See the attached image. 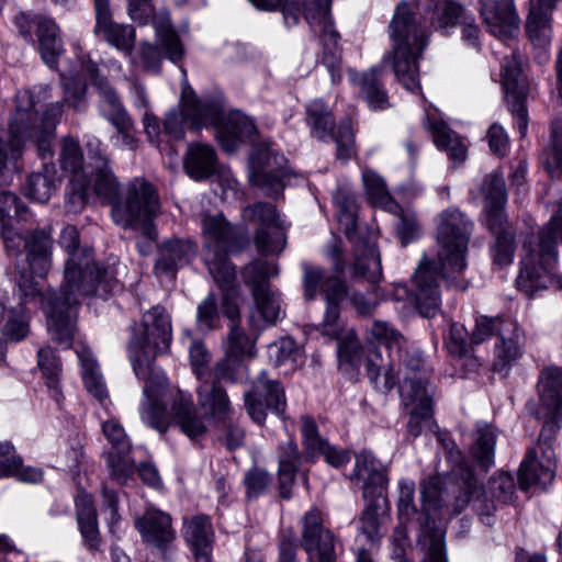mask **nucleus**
<instances>
[{"label": "nucleus", "instance_id": "obj_1", "mask_svg": "<svg viewBox=\"0 0 562 562\" xmlns=\"http://www.w3.org/2000/svg\"><path fill=\"white\" fill-rule=\"evenodd\" d=\"M59 245L68 252L65 278L60 293L52 292L47 297L48 327L52 339L68 348L76 333V306L79 300L90 294L105 297L117 286L112 269L99 267L89 251L80 249L76 226L63 228Z\"/></svg>", "mask_w": 562, "mask_h": 562}, {"label": "nucleus", "instance_id": "obj_2", "mask_svg": "<svg viewBox=\"0 0 562 562\" xmlns=\"http://www.w3.org/2000/svg\"><path fill=\"white\" fill-rule=\"evenodd\" d=\"M172 338L170 316L165 307L156 305L143 315L139 326L132 328L128 358L136 376L144 381L140 419L159 432L168 429L167 405L164 402L166 378L156 367L158 355L169 349Z\"/></svg>", "mask_w": 562, "mask_h": 562}, {"label": "nucleus", "instance_id": "obj_3", "mask_svg": "<svg viewBox=\"0 0 562 562\" xmlns=\"http://www.w3.org/2000/svg\"><path fill=\"white\" fill-rule=\"evenodd\" d=\"M87 148L94 160L89 187L99 198L111 203L114 223L123 228L139 231L149 241L155 240L158 234L153 221L159 213L160 202L154 186L144 178H134L121 190L108 165L101 142L92 138L87 142Z\"/></svg>", "mask_w": 562, "mask_h": 562}, {"label": "nucleus", "instance_id": "obj_4", "mask_svg": "<svg viewBox=\"0 0 562 562\" xmlns=\"http://www.w3.org/2000/svg\"><path fill=\"white\" fill-rule=\"evenodd\" d=\"M472 231V223L457 209L443 211L438 218L437 258L423 257L413 277L414 296L417 310L423 316L432 317L440 306L439 281L443 269L461 272L465 266V252Z\"/></svg>", "mask_w": 562, "mask_h": 562}, {"label": "nucleus", "instance_id": "obj_5", "mask_svg": "<svg viewBox=\"0 0 562 562\" xmlns=\"http://www.w3.org/2000/svg\"><path fill=\"white\" fill-rule=\"evenodd\" d=\"M539 402L529 403L528 409L543 420L536 448L528 451L519 468L518 481L521 490L533 485L547 486L555 476V453L551 441L562 422V370L547 368L538 382Z\"/></svg>", "mask_w": 562, "mask_h": 562}, {"label": "nucleus", "instance_id": "obj_6", "mask_svg": "<svg viewBox=\"0 0 562 562\" xmlns=\"http://www.w3.org/2000/svg\"><path fill=\"white\" fill-rule=\"evenodd\" d=\"M187 124L194 130L213 126L220 145L227 153H235L244 143L245 116L237 110L226 112L222 97L202 101L193 91L184 88L180 109L171 110L166 115L164 132L172 139L180 140L184 137Z\"/></svg>", "mask_w": 562, "mask_h": 562}, {"label": "nucleus", "instance_id": "obj_7", "mask_svg": "<svg viewBox=\"0 0 562 562\" xmlns=\"http://www.w3.org/2000/svg\"><path fill=\"white\" fill-rule=\"evenodd\" d=\"M515 488L513 475L506 472L493 475L488 481L487 490L480 485L473 470L465 471L462 485H453L450 490H442L439 480L436 477H428L422 482L426 508H442L446 506L448 515L460 514L472 499L474 510L487 525L496 509L495 501L503 504L510 503L515 495Z\"/></svg>", "mask_w": 562, "mask_h": 562}, {"label": "nucleus", "instance_id": "obj_8", "mask_svg": "<svg viewBox=\"0 0 562 562\" xmlns=\"http://www.w3.org/2000/svg\"><path fill=\"white\" fill-rule=\"evenodd\" d=\"M50 97L48 85H38L32 91L16 94V108L10 122L11 147L14 156L24 139L36 142L42 157L52 155V142L55 138L56 124L64 112L61 102H54L45 110L41 123L37 124L36 103Z\"/></svg>", "mask_w": 562, "mask_h": 562}, {"label": "nucleus", "instance_id": "obj_9", "mask_svg": "<svg viewBox=\"0 0 562 562\" xmlns=\"http://www.w3.org/2000/svg\"><path fill=\"white\" fill-rule=\"evenodd\" d=\"M393 41L392 67L397 80L409 91L419 89L417 59L427 46L426 21L406 2L400 3L390 23Z\"/></svg>", "mask_w": 562, "mask_h": 562}, {"label": "nucleus", "instance_id": "obj_10", "mask_svg": "<svg viewBox=\"0 0 562 562\" xmlns=\"http://www.w3.org/2000/svg\"><path fill=\"white\" fill-rule=\"evenodd\" d=\"M559 241L562 243V200L538 237L525 245L526 255L521 260L517 285L527 295L531 296L537 290L547 288L555 276Z\"/></svg>", "mask_w": 562, "mask_h": 562}, {"label": "nucleus", "instance_id": "obj_11", "mask_svg": "<svg viewBox=\"0 0 562 562\" xmlns=\"http://www.w3.org/2000/svg\"><path fill=\"white\" fill-rule=\"evenodd\" d=\"M248 183L263 196L278 199L283 194L293 171L285 156L273 148V143L263 137L248 117Z\"/></svg>", "mask_w": 562, "mask_h": 562}, {"label": "nucleus", "instance_id": "obj_12", "mask_svg": "<svg viewBox=\"0 0 562 562\" xmlns=\"http://www.w3.org/2000/svg\"><path fill=\"white\" fill-rule=\"evenodd\" d=\"M205 262L215 282L231 284L235 279V267L228 254L240 249L239 229L221 213L204 214L201 221Z\"/></svg>", "mask_w": 562, "mask_h": 562}, {"label": "nucleus", "instance_id": "obj_13", "mask_svg": "<svg viewBox=\"0 0 562 562\" xmlns=\"http://www.w3.org/2000/svg\"><path fill=\"white\" fill-rule=\"evenodd\" d=\"M355 477L363 482V497L369 501L359 518L360 531L374 542L383 536V507L386 504L387 479L379 462L368 451L357 456Z\"/></svg>", "mask_w": 562, "mask_h": 562}, {"label": "nucleus", "instance_id": "obj_14", "mask_svg": "<svg viewBox=\"0 0 562 562\" xmlns=\"http://www.w3.org/2000/svg\"><path fill=\"white\" fill-rule=\"evenodd\" d=\"M491 336H496L498 340L494 349V368L496 371H503L521 357L525 336L512 318L486 316L477 318L471 341L477 345Z\"/></svg>", "mask_w": 562, "mask_h": 562}, {"label": "nucleus", "instance_id": "obj_15", "mask_svg": "<svg viewBox=\"0 0 562 562\" xmlns=\"http://www.w3.org/2000/svg\"><path fill=\"white\" fill-rule=\"evenodd\" d=\"M235 282L236 278L231 284L216 282L225 291L223 313L232 322L225 345V356L215 364V375L218 379H234L243 368L246 358V335L240 326V312L235 302Z\"/></svg>", "mask_w": 562, "mask_h": 562}, {"label": "nucleus", "instance_id": "obj_16", "mask_svg": "<svg viewBox=\"0 0 562 562\" xmlns=\"http://www.w3.org/2000/svg\"><path fill=\"white\" fill-rule=\"evenodd\" d=\"M307 124L313 137L321 140H334L337 145V157L341 160L352 155L353 133L351 120H342L337 131L331 111L322 100H313L306 106Z\"/></svg>", "mask_w": 562, "mask_h": 562}, {"label": "nucleus", "instance_id": "obj_17", "mask_svg": "<svg viewBox=\"0 0 562 562\" xmlns=\"http://www.w3.org/2000/svg\"><path fill=\"white\" fill-rule=\"evenodd\" d=\"M301 546L308 555V562H336L337 539L324 526L323 515L312 508L302 517Z\"/></svg>", "mask_w": 562, "mask_h": 562}, {"label": "nucleus", "instance_id": "obj_18", "mask_svg": "<svg viewBox=\"0 0 562 562\" xmlns=\"http://www.w3.org/2000/svg\"><path fill=\"white\" fill-rule=\"evenodd\" d=\"M252 272L261 280L252 288L255 313L251 316V324L256 329H263L273 325L280 315L279 295L271 290L268 278L278 273V268L267 261H256L252 265Z\"/></svg>", "mask_w": 562, "mask_h": 562}, {"label": "nucleus", "instance_id": "obj_19", "mask_svg": "<svg viewBox=\"0 0 562 562\" xmlns=\"http://www.w3.org/2000/svg\"><path fill=\"white\" fill-rule=\"evenodd\" d=\"M305 19L315 31L319 32L323 46V64L330 74L331 82H340L341 52L338 47L339 34L334 29L328 10L324 5L310 7L307 4Z\"/></svg>", "mask_w": 562, "mask_h": 562}, {"label": "nucleus", "instance_id": "obj_20", "mask_svg": "<svg viewBox=\"0 0 562 562\" xmlns=\"http://www.w3.org/2000/svg\"><path fill=\"white\" fill-rule=\"evenodd\" d=\"M127 11L130 18L140 25H146L153 19L157 40L167 58L176 63L182 57V44L178 34L172 29L169 19L154 18L155 7L153 0H128Z\"/></svg>", "mask_w": 562, "mask_h": 562}, {"label": "nucleus", "instance_id": "obj_21", "mask_svg": "<svg viewBox=\"0 0 562 562\" xmlns=\"http://www.w3.org/2000/svg\"><path fill=\"white\" fill-rule=\"evenodd\" d=\"M285 406L283 387L278 381L271 380L267 372H261L248 392V415L255 423L262 425L267 417V409L282 415Z\"/></svg>", "mask_w": 562, "mask_h": 562}, {"label": "nucleus", "instance_id": "obj_22", "mask_svg": "<svg viewBox=\"0 0 562 562\" xmlns=\"http://www.w3.org/2000/svg\"><path fill=\"white\" fill-rule=\"evenodd\" d=\"M502 82L506 94L507 103L517 122L521 136L526 135L528 128V116L526 109V87L521 75L520 56L513 53L504 59L502 66Z\"/></svg>", "mask_w": 562, "mask_h": 562}, {"label": "nucleus", "instance_id": "obj_23", "mask_svg": "<svg viewBox=\"0 0 562 562\" xmlns=\"http://www.w3.org/2000/svg\"><path fill=\"white\" fill-rule=\"evenodd\" d=\"M50 293L42 295L37 283L34 282L32 278L22 277L18 282V304L15 306H12L10 303L7 305L10 315L2 329L3 335L12 341H20L24 339L29 334V317L25 314L24 305L40 297L42 306L46 313V316L48 317L46 311V297ZM47 328L49 329L48 326Z\"/></svg>", "mask_w": 562, "mask_h": 562}, {"label": "nucleus", "instance_id": "obj_24", "mask_svg": "<svg viewBox=\"0 0 562 562\" xmlns=\"http://www.w3.org/2000/svg\"><path fill=\"white\" fill-rule=\"evenodd\" d=\"M302 271L304 296L307 301L316 297L319 288L326 304L339 305L348 296L349 288L344 280V274L334 271L333 274L326 276L322 268L308 262L302 263Z\"/></svg>", "mask_w": 562, "mask_h": 562}, {"label": "nucleus", "instance_id": "obj_25", "mask_svg": "<svg viewBox=\"0 0 562 562\" xmlns=\"http://www.w3.org/2000/svg\"><path fill=\"white\" fill-rule=\"evenodd\" d=\"M480 12L490 32L501 38H513L519 31V18L513 0H480Z\"/></svg>", "mask_w": 562, "mask_h": 562}, {"label": "nucleus", "instance_id": "obj_26", "mask_svg": "<svg viewBox=\"0 0 562 562\" xmlns=\"http://www.w3.org/2000/svg\"><path fill=\"white\" fill-rule=\"evenodd\" d=\"M195 252L196 246L190 239L172 237L164 240L158 247L155 274L173 280L178 269L189 263Z\"/></svg>", "mask_w": 562, "mask_h": 562}, {"label": "nucleus", "instance_id": "obj_27", "mask_svg": "<svg viewBox=\"0 0 562 562\" xmlns=\"http://www.w3.org/2000/svg\"><path fill=\"white\" fill-rule=\"evenodd\" d=\"M238 372L234 379H224L225 381L236 380ZM214 380L204 381L198 389V404L203 411V417L211 425L217 426L225 423L232 412L231 403L225 390L220 385L222 379L216 378L215 369L213 370Z\"/></svg>", "mask_w": 562, "mask_h": 562}, {"label": "nucleus", "instance_id": "obj_28", "mask_svg": "<svg viewBox=\"0 0 562 562\" xmlns=\"http://www.w3.org/2000/svg\"><path fill=\"white\" fill-rule=\"evenodd\" d=\"M135 526L143 540L162 553L168 550L176 539L171 517L156 508H148L142 517L136 519Z\"/></svg>", "mask_w": 562, "mask_h": 562}, {"label": "nucleus", "instance_id": "obj_29", "mask_svg": "<svg viewBox=\"0 0 562 562\" xmlns=\"http://www.w3.org/2000/svg\"><path fill=\"white\" fill-rule=\"evenodd\" d=\"M53 245L50 226L32 229L24 235L26 261L33 274L41 278L47 274L52 267Z\"/></svg>", "mask_w": 562, "mask_h": 562}, {"label": "nucleus", "instance_id": "obj_30", "mask_svg": "<svg viewBox=\"0 0 562 562\" xmlns=\"http://www.w3.org/2000/svg\"><path fill=\"white\" fill-rule=\"evenodd\" d=\"M183 538L190 547L194 562H212L214 530L206 515H196L183 520Z\"/></svg>", "mask_w": 562, "mask_h": 562}, {"label": "nucleus", "instance_id": "obj_31", "mask_svg": "<svg viewBox=\"0 0 562 562\" xmlns=\"http://www.w3.org/2000/svg\"><path fill=\"white\" fill-rule=\"evenodd\" d=\"M549 7L540 0H530L529 15L526 21V31L535 48L539 49L540 61L547 60V47L551 41V12Z\"/></svg>", "mask_w": 562, "mask_h": 562}, {"label": "nucleus", "instance_id": "obj_32", "mask_svg": "<svg viewBox=\"0 0 562 562\" xmlns=\"http://www.w3.org/2000/svg\"><path fill=\"white\" fill-rule=\"evenodd\" d=\"M400 395L403 405L412 407L407 432L413 437H418L423 430L422 423L432 415V394L423 389L415 390L413 382L406 381L404 385H400Z\"/></svg>", "mask_w": 562, "mask_h": 562}, {"label": "nucleus", "instance_id": "obj_33", "mask_svg": "<svg viewBox=\"0 0 562 562\" xmlns=\"http://www.w3.org/2000/svg\"><path fill=\"white\" fill-rule=\"evenodd\" d=\"M349 239L353 244L352 278L366 279L370 283L379 282L382 277V267L374 243L356 234Z\"/></svg>", "mask_w": 562, "mask_h": 562}, {"label": "nucleus", "instance_id": "obj_34", "mask_svg": "<svg viewBox=\"0 0 562 562\" xmlns=\"http://www.w3.org/2000/svg\"><path fill=\"white\" fill-rule=\"evenodd\" d=\"M82 70L89 76L92 86L98 90L102 102L100 105L101 112L105 119L111 123L115 117H123L128 115L123 108L115 89L111 86L109 80L101 76L95 63L90 58L81 60Z\"/></svg>", "mask_w": 562, "mask_h": 562}, {"label": "nucleus", "instance_id": "obj_35", "mask_svg": "<svg viewBox=\"0 0 562 562\" xmlns=\"http://www.w3.org/2000/svg\"><path fill=\"white\" fill-rule=\"evenodd\" d=\"M301 430L307 459L319 453L324 456L328 464L335 468H339L349 461L350 458L346 451L335 449L319 436L317 426L311 417L302 418Z\"/></svg>", "mask_w": 562, "mask_h": 562}, {"label": "nucleus", "instance_id": "obj_36", "mask_svg": "<svg viewBox=\"0 0 562 562\" xmlns=\"http://www.w3.org/2000/svg\"><path fill=\"white\" fill-rule=\"evenodd\" d=\"M97 29L103 38L116 49L131 55L135 44V30L128 24H119L111 21L110 8L95 10Z\"/></svg>", "mask_w": 562, "mask_h": 562}, {"label": "nucleus", "instance_id": "obj_37", "mask_svg": "<svg viewBox=\"0 0 562 562\" xmlns=\"http://www.w3.org/2000/svg\"><path fill=\"white\" fill-rule=\"evenodd\" d=\"M217 156L214 148L206 144L194 143L188 146L183 167L190 178L206 180L216 171Z\"/></svg>", "mask_w": 562, "mask_h": 562}, {"label": "nucleus", "instance_id": "obj_38", "mask_svg": "<svg viewBox=\"0 0 562 562\" xmlns=\"http://www.w3.org/2000/svg\"><path fill=\"white\" fill-rule=\"evenodd\" d=\"M300 465L301 452L296 442L289 438L280 443L278 452L279 488L283 498H290Z\"/></svg>", "mask_w": 562, "mask_h": 562}, {"label": "nucleus", "instance_id": "obj_39", "mask_svg": "<svg viewBox=\"0 0 562 562\" xmlns=\"http://www.w3.org/2000/svg\"><path fill=\"white\" fill-rule=\"evenodd\" d=\"M382 346L370 348L366 353L364 366L369 379L384 392H389L396 384V376L392 366L391 355L385 359L380 349Z\"/></svg>", "mask_w": 562, "mask_h": 562}, {"label": "nucleus", "instance_id": "obj_40", "mask_svg": "<svg viewBox=\"0 0 562 562\" xmlns=\"http://www.w3.org/2000/svg\"><path fill=\"white\" fill-rule=\"evenodd\" d=\"M35 23L42 58L54 69L57 67L58 57L63 53L58 27L54 21L46 18H37Z\"/></svg>", "mask_w": 562, "mask_h": 562}, {"label": "nucleus", "instance_id": "obj_41", "mask_svg": "<svg viewBox=\"0 0 562 562\" xmlns=\"http://www.w3.org/2000/svg\"><path fill=\"white\" fill-rule=\"evenodd\" d=\"M426 127L432 135L434 143L440 149L447 151L450 159L464 161L467 146L462 139L442 121L427 119Z\"/></svg>", "mask_w": 562, "mask_h": 562}, {"label": "nucleus", "instance_id": "obj_42", "mask_svg": "<svg viewBox=\"0 0 562 562\" xmlns=\"http://www.w3.org/2000/svg\"><path fill=\"white\" fill-rule=\"evenodd\" d=\"M59 179L53 165H44L41 170L31 173L24 186L25 194L30 199L44 203L56 191Z\"/></svg>", "mask_w": 562, "mask_h": 562}, {"label": "nucleus", "instance_id": "obj_43", "mask_svg": "<svg viewBox=\"0 0 562 562\" xmlns=\"http://www.w3.org/2000/svg\"><path fill=\"white\" fill-rule=\"evenodd\" d=\"M357 83L360 87V97L373 111H383L391 106L386 90L380 80V70L371 68L360 75Z\"/></svg>", "mask_w": 562, "mask_h": 562}, {"label": "nucleus", "instance_id": "obj_44", "mask_svg": "<svg viewBox=\"0 0 562 562\" xmlns=\"http://www.w3.org/2000/svg\"><path fill=\"white\" fill-rule=\"evenodd\" d=\"M76 353L82 368V378L88 392L100 402L108 398L106 385L91 350L81 344L77 347Z\"/></svg>", "mask_w": 562, "mask_h": 562}, {"label": "nucleus", "instance_id": "obj_45", "mask_svg": "<svg viewBox=\"0 0 562 562\" xmlns=\"http://www.w3.org/2000/svg\"><path fill=\"white\" fill-rule=\"evenodd\" d=\"M288 225L281 224L267 228H252V244L262 256H278L286 247Z\"/></svg>", "mask_w": 562, "mask_h": 562}, {"label": "nucleus", "instance_id": "obj_46", "mask_svg": "<svg viewBox=\"0 0 562 562\" xmlns=\"http://www.w3.org/2000/svg\"><path fill=\"white\" fill-rule=\"evenodd\" d=\"M171 411L181 430L190 438H198L206 432V426L202 418L193 412V403L182 393H179L173 400Z\"/></svg>", "mask_w": 562, "mask_h": 562}, {"label": "nucleus", "instance_id": "obj_47", "mask_svg": "<svg viewBox=\"0 0 562 562\" xmlns=\"http://www.w3.org/2000/svg\"><path fill=\"white\" fill-rule=\"evenodd\" d=\"M418 547L424 552L423 562H447L445 531L429 521L422 529Z\"/></svg>", "mask_w": 562, "mask_h": 562}, {"label": "nucleus", "instance_id": "obj_48", "mask_svg": "<svg viewBox=\"0 0 562 562\" xmlns=\"http://www.w3.org/2000/svg\"><path fill=\"white\" fill-rule=\"evenodd\" d=\"M0 180V226L27 222L31 218L29 207L14 193L2 188Z\"/></svg>", "mask_w": 562, "mask_h": 562}, {"label": "nucleus", "instance_id": "obj_49", "mask_svg": "<svg viewBox=\"0 0 562 562\" xmlns=\"http://www.w3.org/2000/svg\"><path fill=\"white\" fill-rule=\"evenodd\" d=\"M339 368L346 372L356 369L362 361V348L352 329L336 338Z\"/></svg>", "mask_w": 562, "mask_h": 562}, {"label": "nucleus", "instance_id": "obj_50", "mask_svg": "<svg viewBox=\"0 0 562 562\" xmlns=\"http://www.w3.org/2000/svg\"><path fill=\"white\" fill-rule=\"evenodd\" d=\"M83 154L79 142L71 136H65L60 140L59 164L64 171L71 178H87L83 172Z\"/></svg>", "mask_w": 562, "mask_h": 562}, {"label": "nucleus", "instance_id": "obj_51", "mask_svg": "<svg viewBox=\"0 0 562 562\" xmlns=\"http://www.w3.org/2000/svg\"><path fill=\"white\" fill-rule=\"evenodd\" d=\"M495 440L496 434L492 426L483 425L477 428V437L472 448V456L484 470L494 464Z\"/></svg>", "mask_w": 562, "mask_h": 562}, {"label": "nucleus", "instance_id": "obj_52", "mask_svg": "<svg viewBox=\"0 0 562 562\" xmlns=\"http://www.w3.org/2000/svg\"><path fill=\"white\" fill-rule=\"evenodd\" d=\"M248 224L254 228H267L286 223L274 203L257 201L248 205Z\"/></svg>", "mask_w": 562, "mask_h": 562}, {"label": "nucleus", "instance_id": "obj_53", "mask_svg": "<svg viewBox=\"0 0 562 562\" xmlns=\"http://www.w3.org/2000/svg\"><path fill=\"white\" fill-rule=\"evenodd\" d=\"M334 201L339 207V223L348 238L356 234V196L346 188H339L334 194Z\"/></svg>", "mask_w": 562, "mask_h": 562}, {"label": "nucleus", "instance_id": "obj_54", "mask_svg": "<svg viewBox=\"0 0 562 562\" xmlns=\"http://www.w3.org/2000/svg\"><path fill=\"white\" fill-rule=\"evenodd\" d=\"M468 13L462 5L454 1H446L441 7H437L430 19L434 29L448 33L449 29L460 24V20Z\"/></svg>", "mask_w": 562, "mask_h": 562}, {"label": "nucleus", "instance_id": "obj_55", "mask_svg": "<svg viewBox=\"0 0 562 562\" xmlns=\"http://www.w3.org/2000/svg\"><path fill=\"white\" fill-rule=\"evenodd\" d=\"M429 375L430 372L425 368V362L420 356H407L403 381L400 385H404L406 381H409L413 382L415 390L423 389L434 394V389L429 383Z\"/></svg>", "mask_w": 562, "mask_h": 562}, {"label": "nucleus", "instance_id": "obj_56", "mask_svg": "<svg viewBox=\"0 0 562 562\" xmlns=\"http://www.w3.org/2000/svg\"><path fill=\"white\" fill-rule=\"evenodd\" d=\"M64 100L69 108L81 112L86 108L87 85L76 76L60 77Z\"/></svg>", "mask_w": 562, "mask_h": 562}, {"label": "nucleus", "instance_id": "obj_57", "mask_svg": "<svg viewBox=\"0 0 562 562\" xmlns=\"http://www.w3.org/2000/svg\"><path fill=\"white\" fill-rule=\"evenodd\" d=\"M445 345L450 356L462 358L470 352L471 346L474 344L462 324L451 323Z\"/></svg>", "mask_w": 562, "mask_h": 562}, {"label": "nucleus", "instance_id": "obj_58", "mask_svg": "<svg viewBox=\"0 0 562 562\" xmlns=\"http://www.w3.org/2000/svg\"><path fill=\"white\" fill-rule=\"evenodd\" d=\"M89 182L87 178H70L65 205L68 212L79 213L88 200Z\"/></svg>", "mask_w": 562, "mask_h": 562}, {"label": "nucleus", "instance_id": "obj_59", "mask_svg": "<svg viewBox=\"0 0 562 562\" xmlns=\"http://www.w3.org/2000/svg\"><path fill=\"white\" fill-rule=\"evenodd\" d=\"M372 335L375 338L378 345L384 349L393 350L396 349L397 357H401V348L405 342V339L401 333L390 327L387 323L375 322L372 326Z\"/></svg>", "mask_w": 562, "mask_h": 562}, {"label": "nucleus", "instance_id": "obj_60", "mask_svg": "<svg viewBox=\"0 0 562 562\" xmlns=\"http://www.w3.org/2000/svg\"><path fill=\"white\" fill-rule=\"evenodd\" d=\"M362 180L371 203L384 206L390 202V194L383 179L379 175L371 170H364Z\"/></svg>", "mask_w": 562, "mask_h": 562}, {"label": "nucleus", "instance_id": "obj_61", "mask_svg": "<svg viewBox=\"0 0 562 562\" xmlns=\"http://www.w3.org/2000/svg\"><path fill=\"white\" fill-rule=\"evenodd\" d=\"M102 431L114 451L128 453L131 442L121 423L116 419H109L102 424Z\"/></svg>", "mask_w": 562, "mask_h": 562}, {"label": "nucleus", "instance_id": "obj_62", "mask_svg": "<svg viewBox=\"0 0 562 562\" xmlns=\"http://www.w3.org/2000/svg\"><path fill=\"white\" fill-rule=\"evenodd\" d=\"M415 482L402 479L398 482V499L397 512L401 519L409 520L416 513L417 508L414 503Z\"/></svg>", "mask_w": 562, "mask_h": 562}, {"label": "nucleus", "instance_id": "obj_63", "mask_svg": "<svg viewBox=\"0 0 562 562\" xmlns=\"http://www.w3.org/2000/svg\"><path fill=\"white\" fill-rule=\"evenodd\" d=\"M482 191L485 194V204L505 205L507 200L504 178L493 172L484 178Z\"/></svg>", "mask_w": 562, "mask_h": 562}, {"label": "nucleus", "instance_id": "obj_64", "mask_svg": "<svg viewBox=\"0 0 562 562\" xmlns=\"http://www.w3.org/2000/svg\"><path fill=\"white\" fill-rule=\"evenodd\" d=\"M218 311L216 299L209 294L198 306L196 324L200 330L210 331L216 327Z\"/></svg>", "mask_w": 562, "mask_h": 562}]
</instances>
